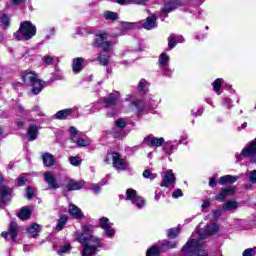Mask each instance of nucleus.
Segmentation results:
<instances>
[{"label":"nucleus","mask_w":256,"mask_h":256,"mask_svg":"<svg viewBox=\"0 0 256 256\" xmlns=\"http://www.w3.org/2000/svg\"><path fill=\"white\" fill-rule=\"evenodd\" d=\"M69 117H79V108L73 107L68 109H63L55 114V119L63 121L64 119H69Z\"/></svg>","instance_id":"nucleus-12"},{"label":"nucleus","mask_w":256,"mask_h":256,"mask_svg":"<svg viewBox=\"0 0 256 256\" xmlns=\"http://www.w3.org/2000/svg\"><path fill=\"white\" fill-rule=\"evenodd\" d=\"M10 25L9 16L7 14L0 12V27H3V29H7Z\"/></svg>","instance_id":"nucleus-36"},{"label":"nucleus","mask_w":256,"mask_h":256,"mask_svg":"<svg viewBox=\"0 0 256 256\" xmlns=\"http://www.w3.org/2000/svg\"><path fill=\"white\" fill-rule=\"evenodd\" d=\"M147 88V80L141 79L138 83V91H145Z\"/></svg>","instance_id":"nucleus-50"},{"label":"nucleus","mask_w":256,"mask_h":256,"mask_svg":"<svg viewBox=\"0 0 256 256\" xmlns=\"http://www.w3.org/2000/svg\"><path fill=\"white\" fill-rule=\"evenodd\" d=\"M38 135H39V126L37 125V123H31L28 126V130H27L28 141H35Z\"/></svg>","instance_id":"nucleus-21"},{"label":"nucleus","mask_w":256,"mask_h":256,"mask_svg":"<svg viewBox=\"0 0 256 256\" xmlns=\"http://www.w3.org/2000/svg\"><path fill=\"white\" fill-rule=\"evenodd\" d=\"M83 160L79 156H71L69 158V163L73 165V167H79Z\"/></svg>","instance_id":"nucleus-42"},{"label":"nucleus","mask_w":256,"mask_h":256,"mask_svg":"<svg viewBox=\"0 0 256 256\" xmlns=\"http://www.w3.org/2000/svg\"><path fill=\"white\" fill-rule=\"evenodd\" d=\"M100 227L104 231V237H107L108 239H111L115 237V228H113V223L109 221V218L102 217L100 219Z\"/></svg>","instance_id":"nucleus-11"},{"label":"nucleus","mask_w":256,"mask_h":256,"mask_svg":"<svg viewBox=\"0 0 256 256\" xmlns=\"http://www.w3.org/2000/svg\"><path fill=\"white\" fill-rule=\"evenodd\" d=\"M18 217L22 221H27V219H29L31 217V209H29L28 207H23L20 210Z\"/></svg>","instance_id":"nucleus-35"},{"label":"nucleus","mask_w":256,"mask_h":256,"mask_svg":"<svg viewBox=\"0 0 256 256\" xmlns=\"http://www.w3.org/2000/svg\"><path fill=\"white\" fill-rule=\"evenodd\" d=\"M104 19L106 21H117V19H119V14H117L116 12L105 11Z\"/></svg>","instance_id":"nucleus-38"},{"label":"nucleus","mask_w":256,"mask_h":256,"mask_svg":"<svg viewBox=\"0 0 256 256\" xmlns=\"http://www.w3.org/2000/svg\"><path fill=\"white\" fill-rule=\"evenodd\" d=\"M159 69L164 77L173 75V69L169 67V55L167 53H162L159 56Z\"/></svg>","instance_id":"nucleus-10"},{"label":"nucleus","mask_w":256,"mask_h":256,"mask_svg":"<svg viewBox=\"0 0 256 256\" xmlns=\"http://www.w3.org/2000/svg\"><path fill=\"white\" fill-rule=\"evenodd\" d=\"M56 81H61V79H63V75L62 74H58L55 76Z\"/></svg>","instance_id":"nucleus-63"},{"label":"nucleus","mask_w":256,"mask_h":256,"mask_svg":"<svg viewBox=\"0 0 256 256\" xmlns=\"http://www.w3.org/2000/svg\"><path fill=\"white\" fill-rule=\"evenodd\" d=\"M179 233V228H171L170 230H168V237L169 239H175V237H177Z\"/></svg>","instance_id":"nucleus-44"},{"label":"nucleus","mask_w":256,"mask_h":256,"mask_svg":"<svg viewBox=\"0 0 256 256\" xmlns=\"http://www.w3.org/2000/svg\"><path fill=\"white\" fill-rule=\"evenodd\" d=\"M115 125L116 127H118V129H125V127H127V121H125V119H118L115 121Z\"/></svg>","instance_id":"nucleus-46"},{"label":"nucleus","mask_w":256,"mask_h":256,"mask_svg":"<svg viewBox=\"0 0 256 256\" xmlns=\"http://www.w3.org/2000/svg\"><path fill=\"white\" fill-rule=\"evenodd\" d=\"M209 187H217V180L215 178H210Z\"/></svg>","instance_id":"nucleus-59"},{"label":"nucleus","mask_w":256,"mask_h":256,"mask_svg":"<svg viewBox=\"0 0 256 256\" xmlns=\"http://www.w3.org/2000/svg\"><path fill=\"white\" fill-rule=\"evenodd\" d=\"M17 127H23V125H25V123L23 121H18L16 123Z\"/></svg>","instance_id":"nucleus-64"},{"label":"nucleus","mask_w":256,"mask_h":256,"mask_svg":"<svg viewBox=\"0 0 256 256\" xmlns=\"http://www.w3.org/2000/svg\"><path fill=\"white\" fill-rule=\"evenodd\" d=\"M187 139H189V135L187 133L182 134L177 145H187Z\"/></svg>","instance_id":"nucleus-52"},{"label":"nucleus","mask_w":256,"mask_h":256,"mask_svg":"<svg viewBox=\"0 0 256 256\" xmlns=\"http://www.w3.org/2000/svg\"><path fill=\"white\" fill-rule=\"evenodd\" d=\"M223 106L227 107V109H231V107H233V101L231 100V98H223Z\"/></svg>","instance_id":"nucleus-51"},{"label":"nucleus","mask_w":256,"mask_h":256,"mask_svg":"<svg viewBox=\"0 0 256 256\" xmlns=\"http://www.w3.org/2000/svg\"><path fill=\"white\" fill-rule=\"evenodd\" d=\"M218 231L219 225L217 224H209L204 229H198L183 246L182 256H207V252L203 249L205 245L203 239H206L209 235H215Z\"/></svg>","instance_id":"nucleus-1"},{"label":"nucleus","mask_w":256,"mask_h":256,"mask_svg":"<svg viewBox=\"0 0 256 256\" xmlns=\"http://www.w3.org/2000/svg\"><path fill=\"white\" fill-rule=\"evenodd\" d=\"M209 205H211V202L209 200H204V202L202 203V209H207Z\"/></svg>","instance_id":"nucleus-61"},{"label":"nucleus","mask_w":256,"mask_h":256,"mask_svg":"<svg viewBox=\"0 0 256 256\" xmlns=\"http://www.w3.org/2000/svg\"><path fill=\"white\" fill-rule=\"evenodd\" d=\"M161 250L157 246H152L146 251V256H159Z\"/></svg>","instance_id":"nucleus-41"},{"label":"nucleus","mask_w":256,"mask_h":256,"mask_svg":"<svg viewBox=\"0 0 256 256\" xmlns=\"http://www.w3.org/2000/svg\"><path fill=\"white\" fill-rule=\"evenodd\" d=\"M179 144L175 141H167L163 144V151L166 155H173L174 149H177Z\"/></svg>","instance_id":"nucleus-27"},{"label":"nucleus","mask_w":256,"mask_h":256,"mask_svg":"<svg viewBox=\"0 0 256 256\" xmlns=\"http://www.w3.org/2000/svg\"><path fill=\"white\" fill-rule=\"evenodd\" d=\"M119 199H125V201H131L138 209L145 207V201L137 195V191L129 188L126 190V195H120Z\"/></svg>","instance_id":"nucleus-9"},{"label":"nucleus","mask_w":256,"mask_h":256,"mask_svg":"<svg viewBox=\"0 0 256 256\" xmlns=\"http://www.w3.org/2000/svg\"><path fill=\"white\" fill-rule=\"evenodd\" d=\"M43 177H44L45 183H47L50 189H59V183H57V179L55 178V173L45 172Z\"/></svg>","instance_id":"nucleus-18"},{"label":"nucleus","mask_w":256,"mask_h":256,"mask_svg":"<svg viewBox=\"0 0 256 256\" xmlns=\"http://www.w3.org/2000/svg\"><path fill=\"white\" fill-rule=\"evenodd\" d=\"M238 207L239 202L229 200L222 206V211H235Z\"/></svg>","instance_id":"nucleus-34"},{"label":"nucleus","mask_w":256,"mask_h":256,"mask_svg":"<svg viewBox=\"0 0 256 256\" xmlns=\"http://www.w3.org/2000/svg\"><path fill=\"white\" fill-rule=\"evenodd\" d=\"M155 177H157V175L151 173V170H145V171L143 172V178H144V179H155Z\"/></svg>","instance_id":"nucleus-49"},{"label":"nucleus","mask_w":256,"mask_h":256,"mask_svg":"<svg viewBox=\"0 0 256 256\" xmlns=\"http://www.w3.org/2000/svg\"><path fill=\"white\" fill-rule=\"evenodd\" d=\"M193 117H201L203 115V108H199L196 112L195 110H192Z\"/></svg>","instance_id":"nucleus-57"},{"label":"nucleus","mask_w":256,"mask_h":256,"mask_svg":"<svg viewBox=\"0 0 256 256\" xmlns=\"http://www.w3.org/2000/svg\"><path fill=\"white\" fill-rule=\"evenodd\" d=\"M242 256H256V247L247 248L244 250Z\"/></svg>","instance_id":"nucleus-47"},{"label":"nucleus","mask_w":256,"mask_h":256,"mask_svg":"<svg viewBox=\"0 0 256 256\" xmlns=\"http://www.w3.org/2000/svg\"><path fill=\"white\" fill-rule=\"evenodd\" d=\"M121 102V95L119 92H114L109 95V97L103 99V104L106 109H113V111H108L107 116L113 117L114 115H117V111H119V108H117V105Z\"/></svg>","instance_id":"nucleus-6"},{"label":"nucleus","mask_w":256,"mask_h":256,"mask_svg":"<svg viewBox=\"0 0 256 256\" xmlns=\"http://www.w3.org/2000/svg\"><path fill=\"white\" fill-rule=\"evenodd\" d=\"M53 249L60 256L71 253V242L69 240H60L57 244L53 245Z\"/></svg>","instance_id":"nucleus-14"},{"label":"nucleus","mask_w":256,"mask_h":256,"mask_svg":"<svg viewBox=\"0 0 256 256\" xmlns=\"http://www.w3.org/2000/svg\"><path fill=\"white\" fill-rule=\"evenodd\" d=\"M177 7H179V1L177 0L166 2L164 4V8L161 11L160 17H167V14L175 11Z\"/></svg>","instance_id":"nucleus-19"},{"label":"nucleus","mask_w":256,"mask_h":256,"mask_svg":"<svg viewBox=\"0 0 256 256\" xmlns=\"http://www.w3.org/2000/svg\"><path fill=\"white\" fill-rule=\"evenodd\" d=\"M131 109L138 115H143V112L145 109H147V106H145V102L137 99L132 102Z\"/></svg>","instance_id":"nucleus-23"},{"label":"nucleus","mask_w":256,"mask_h":256,"mask_svg":"<svg viewBox=\"0 0 256 256\" xmlns=\"http://www.w3.org/2000/svg\"><path fill=\"white\" fill-rule=\"evenodd\" d=\"M173 199H179V197H183V190L181 189H176L172 193Z\"/></svg>","instance_id":"nucleus-54"},{"label":"nucleus","mask_w":256,"mask_h":256,"mask_svg":"<svg viewBox=\"0 0 256 256\" xmlns=\"http://www.w3.org/2000/svg\"><path fill=\"white\" fill-rule=\"evenodd\" d=\"M37 35V27L31 23V21H24L20 24L17 32L14 33V37L18 41H29Z\"/></svg>","instance_id":"nucleus-4"},{"label":"nucleus","mask_w":256,"mask_h":256,"mask_svg":"<svg viewBox=\"0 0 256 256\" xmlns=\"http://www.w3.org/2000/svg\"><path fill=\"white\" fill-rule=\"evenodd\" d=\"M237 161H241L242 157L251 159L252 163H256V138L249 142L241 151L235 155Z\"/></svg>","instance_id":"nucleus-8"},{"label":"nucleus","mask_w":256,"mask_h":256,"mask_svg":"<svg viewBox=\"0 0 256 256\" xmlns=\"http://www.w3.org/2000/svg\"><path fill=\"white\" fill-rule=\"evenodd\" d=\"M85 187L84 181L69 180L66 184V191H79Z\"/></svg>","instance_id":"nucleus-22"},{"label":"nucleus","mask_w":256,"mask_h":256,"mask_svg":"<svg viewBox=\"0 0 256 256\" xmlns=\"http://www.w3.org/2000/svg\"><path fill=\"white\" fill-rule=\"evenodd\" d=\"M107 37H109V34L105 31H100L97 34H95V38L93 41L94 47H100L102 49L103 53H100L97 61H99L100 65H103L106 67V65H109V58L111 57V47H113V42L107 41Z\"/></svg>","instance_id":"nucleus-3"},{"label":"nucleus","mask_w":256,"mask_h":256,"mask_svg":"<svg viewBox=\"0 0 256 256\" xmlns=\"http://www.w3.org/2000/svg\"><path fill=\"white\" fill-rule=\"evenodd\" d=\"M67 216L65 215H62L59 220H58V223L56 225V231H63L65 225H67Z\"/></svg>","instance_id":"nucleus-37"},{"label":"nucleus","mask_w":256,"mask_h":256,"mask_svg":"<svg viewBox=\"0 0 256 256\" xmlns=\"http://www.w3.org/2000/svg\"><path fill=\"white\" fill-rule=\"evenodd\" d=\"M117 171H125L129 167L127 161L121 157V155L117 152H113L107 155L105 158V163H111Z\"/></svg>","instance_id":"nucleus-7"},{"label":"nucleus","mask_w":256,"mask_h":256,"mask_svg":"<svg viewBox=\"0 0 256 256\" xmlns=\"http://www.w3.org/2000/svg\"><path fill=\"white\" fill-rule=\"evenodd\" d=\"M27 183V174L21 175L17 180V187H23Z\"/></svg>","instance_id":"nucleus-45"},{"label":"nucleus","mask_w":256,"mask_h":256,"mask_svg":"<svg viewBox=\"0 0 256 256\" xmlns=\"http://www.w3.org/2000/svg\"><path fill=\"white\" fill-rule=\"evenodd\" d=\"M94 229L93 225H84L82 232L77 231L74 233L75 239L82 245L81 256H95L99 253V249L103 247L101 238L93 235Z\"/></svg>","instance_id":"nucleus-2"},{"label":"nucleus","mask_w":256,"mask_h":256,"mask_svg":"<svg viewBox=\"0 0 256 256\" xmlns=\"http://www.w3.org/2000/svg\"><path fill=\"white\" fill-rule=\"evenodd\" d=\"M177 43H185V38L181 35L171 34L168 37V47L169 49H174Z\"/></svg>","instance_id":"nucleus-24"},{"label":"nucleus","mask_w":256,"mask_h":256,"mask_svg":"<svg viewBox=\"0 0 256 256\" xmlns=\"http://www.w3.org/2000/svg\"><path fill=\"white\" fill-rule=\"evenodd\" d=\"M143 143L148 145V147H161L165 143V138L148 135L144 138Z\"/></svg>","instance_id":"nucleus-16"},{"label":"nucleus","mask_w":256,"mask_h":256,"mask_svg":"<svg viewBox=\"0 0 256 256\" xmlns=\"http://www.w3.org/2000/svg\"><path fill=\"white\" fill-rule=\"evenodd\" d=\"M69 213L72 215V217H75V219H81V217H83V212H81V209L74 204L69 205Z\"/></svg>","instance_id":"nucleus-32"},{"label":"nucleus","mask_w":256,"mask_h":256,"mask_svg":"<svg viewBox=\"0 0 256 256\" xmlns=\"http://www.w3.org/2000/svg\"><path fill=\"white\" fill-rule=\"evenodd\" d=\"M175 181H177V178L173 170H166L162 176L161 187H175Z\"/></svg>","instance_id":"nucleus-15"},{"label":"nucleus","mask_w":256,"mask_h":256,"mask_svg":"<svg viewBox=\"0 0 256 256\" xmlns=\"http://www.w3.org/2000/svg\"><path fill=\"white\" fill-rule=\"evenodd\" d=\"M11 188L6 186H0V203H7L9 197H11Z\"/></svg>","instance_id":"nucleus-26"},{"label":"nucleus","mask_w":256,"mask_h":256,"mask_svg":"<svg viewBox=\"0 0 256 256\" xmlns=\"http://www.w3.org/2000/svg\"><path fill=\"white\" fill-rule=\"evenodd\" d=\"M239 181V176H233V175H225L219 178L218 183L219 185H227L237 183Z\"/></svg>","instance_id":"nucleus-28"},{"label":"nucleus","mask_w":256,"mask_h":256,"mask_svg":"<svg viewBox=\"0 0 256 256\" xmlns=\"http://www.w3.org/2000/svg\"><path fill=\"white\" fill-rule=\"evenodd\" d=\"M54 61H55V58H53V56L47 55L43 57V63L45 65H53Z\"/></svg>","instance_id":"nucleus-48"},{"label":"nucleus","mask_w":256,"mask_h":256,"mask_svg":"<svg viewBox=\"0 0 256 256\" xmlns=\"http://www.w3.org/2000/svg\"><path fill=\"white\" fill-rule=\"evenodd\" d=\"M193 3H196V5H202L203 4V0H190Z\"/></svg>","instance_id":"nucleus-62"},{"label":"nucleus","mask_w":256,"mask_h":256,"mask_svg":"<svg viewBox=\"0 0 256 256\" xmlns=\"http://www.w3.org/2000/svg\"><path fill=\"white\" fill-rule=\"evenodd\" d=\"M42 161L45 167H53L55 164V157L51 153H44L42 155Z\"/></svg>","instance_id":"nucleus-31"},{"label":"nucleus","mask_w":256,"mask_h":256,"mask_svg":"<svg viewBox=\"0 0 256 256\" xmlns=\"http://www.w3.org/2000/svg\"><path fill=\"white\" fill-rule=\"evenodd\" d=\"M32 111H34V113H37L38 117H44L45 114L43 113V111H41V107L39 106H35Z\"/></svg>","instance_id":"nucleus-56"},{"label":"nucleus","mask_w":256,"mask_h":256,"mask_svg":"<svg viewBox=\"0 0 256 256\" xmlns=\"http://www.w3.org/2000/svg\"><path fill=\"white\" fill-rule=\"evenodd\" d=\"M163 247H166L167 249H175L177 247V242L175 241L165 242L163 244Z\"/></svg>","instance_id":"nucleus-55"},{"label":"nucleus","mask_w":256,"mask_h":256,"mask_svg":"<svg viewBox=\"0 0 256 256\" xmlns=\"http://www.w3.org/2000/svg\"><path fill=\"white\" fill-rule=\"evenodd\" d=\"M85 63V58L78 57L72 60V71L73 73H81L83 71V64Z\"/></svg>","instance_id":"nucleus-25"},{"label":"nucleus","mask_w":256,"mask_h":256,"mask_svg":"<svg viewBox=\"0 0 256 256\" xmlns=\"http://www.w3.org/2000/svg\"><path fill=\"white\" fill-rule=\"evenodd\" d=\"M159 103H161V99H159V97H156L153 95L148 96V101H147L148 109H155V107H157Z\"/></svg>","instance_id":"nucleus-33"},{"label":"nucleus","mask_w":256,"mask_h":256,"mask_svg":"<svg viewBox=\"0 0 256 256\" xmlns=\"http://www.w3.org/2000/svg\"><path fill=\"white\" fill-rule=\"evenodd\" d=\"M70 139L72 143H75L77 147H87L89 145V142L85 141L83 138H79V135H81V132L77 130L76 127H70Z\"/></svg>","instance_id":"nucleus-13"},{"label":"nucleus","mask_w":256,"mask_h":256,"mask_svg":"<svg viewBox=\"0 0 256 256\" xmlns=\"http://www.w3.org/2000/svg\"><path fill=\"white\" fill-rule=\"evenodd\" d=\"M118 5H146L149 0H113Z\"/></svg>","instance_id":"nucleus-29"},{"label":"nucleus","mask_w":256,"mask_h":256,"mask_svg":"<svg viewBox=\"0 0 256 256\" xmlns=\"http://www.w3.org/2000/svg\"><path fill=\"white\" fill-rule=\"evenodd\" d=\"M223 85V79L218 78L213 82V89L217 95H221V87Z\"/></svg>","instance_id":"nucleus-39"},{"label":"nucleus","mask_w":256,"mask_h":256,"mask_svg":"<svg viewBox=\"0 0 256 256\" xmlns=\"http://www.w3.org/2000/svg\"><path fill=\"white\" fill-rule=\"evenodd\" d=\"M142 27L147 29V31L155 29V27H157V16H155V14L148 16L144 21H142Z\"/></svg>","instance_id":"nucleus-20"},{"label":"nucleus","mask_w":256,"mask_h":256,"mask_svg":"<svg viewBox=\"0 0 256 256\" xmlns=\"http://www.w3.org/2000/svg\"><path fill=\"white\" fill-rule=\"evenodd\" d=\"M28 233L30 237H37V235H39V226L38 224H32L29 228H28Z\"/></svg>","instance_id":"nucleus-40"},{"label":"nucleus","mask_w":256,"mask_h":256,"mask_svg":"<svg viewBox=\"0 0 256 256\" xmlns=\"http://www.w3.org/2000/svg\"><path fill=\"white\" fill-rule=\"evenodd\" d=\"M23 82L32 87L33 95H39V92L43 91V87H45V82L41 81L35 72H26L23 76Z\"/></svg>","instance_id":"nucleus-5"},{"label":"nucleus","mask_w":256,"mask_h":256,"mask_svg":"<svg viewBox=\"0 0 256 256\" xmlns=\"http://www.w3.org/2000/svg\"><path fill=\"white\" fill-rule=\"evenodd\" d=\"M9 236L11 237L12 241H15L17 239V236L19 235V226L15 222H11L10 226L8 228Z\"/></svg>","instance_id":"nucleus-30"},{"label":"nucleus","mask_w":256,"mask_h":256,"mask_svg":"<svg viewBox=\"0 0 256 256\" xmlns=\"http://www.w3.org/2000/svg\"><path fill=\"white\" fill-rule=\"evenodd\" d=\"M35 196V190H33V188H31V186H28L26 188V197L27 199H32V197Z\"/></svg>","instance_id":"nucleus-53"},{"label":"nucleus","mask_w":256,"mask_h":256,"mask_svg":"<svg viewBox=\"0 0 256 256\" xmlns=\"http://www.w3.org/2000/svg\"><path fill=\"white\" fill-rule=\"evenodd\" d=\"M222 211H223V209H218V210L214 211L213 218L217 219L218 217H221Z\"/></svg>","instance_id":"nucleus-58"},{"label":"nucleus","mask_w":256,"mask_h":256,"mask_svg":"<svg viewBox=\"0 0 256 256\" xmlns=\"http://www.w3.org/2000/svg\"><path fill=\"white\" fill-rule=\"evenodd\" d=\"M91 189L94 190V193H99V191H101V187H99L97 184H93Z\"/></svg>","instance_id":"nucleus-60"},{"label":"nucleus","mask_w":256,"mask_h":256,"mask_svg":"<svg viewBox=\"0 0 256 256\" xmlns=\"http://www.w3.org/2000/svg\"><path fill=\"white\" fill-rule=\"evenodd\" d=\"M245 175L248 178V181H250V183H253L256 185V170L247 171Z\"/></svg>","instance_id":"nucleus-43"},{"label":"nucleus","mask_w":256,"mask_h":256,"mask_svg":"<svg viewBox=\"0 0 256 256\" xmlns=\"http://www.w3.org/2000/svg\"><path fill=\"white\" fill-rule=\"evenodd\" d=\"M235 191H237V187L235 186H229L226 188H223L220 193L216 196L217 201H225L227 197L235 195Z\"/></svg>","instance_id":"nucleus-17"}]
</instances>
